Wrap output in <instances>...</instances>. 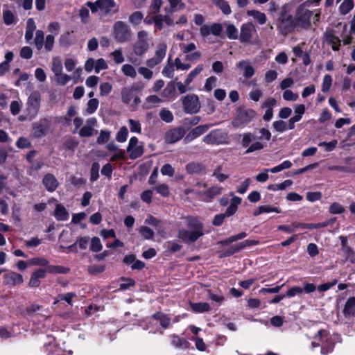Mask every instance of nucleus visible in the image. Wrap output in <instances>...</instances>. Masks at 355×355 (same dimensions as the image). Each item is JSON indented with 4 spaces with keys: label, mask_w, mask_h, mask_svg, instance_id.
<instances>
[{
    "label": "nucleus",
    "mask_w": 355,
    "mask_h": 355,
    "mask_svg": "<svg viewBox=\"0 0 355 355\" xmlns=\"http://www.w3.org/2000/svg\"><path fill=\"white\" fill-rule=\"evenodd\" d=\"M292 166V163L289 160H285L282 164L270 169L271 173H275L283 171L284 169L290 168Z\"/></svg>",
    "instance_id": "46"
},
{
    "label": "nucleus",
    "mask_w": 355,
    "mask_h": 355,
    "mask_svg": "<svg viewBox=\"0 0 355 355\" xmlns=\"http://www.w3.org/2000/svg\"><path fill=\"white\" fill-rule=\"evenodd\" d=\"M256 31L255 26L252 23L243 24L241 26L239 40L242 43L250 42L252 38L253 33Z\"/></svg>",
    "instance_id": "14"
},
{
    "label": "nucleus",
    "mask_w": 355,
    "mask_h": 355,
    "mask_svg": "<svg viewBox=\"0 0 355 355\" xmlns=\"http://www.w3.org/2000/svg\"><path fill=\"white\" fill-rule=\"evenodd\" d=\"M167 46L164 42L159 43L156 46L154 57L146 60V64L149 68H153L159 64L165 58Z\"/></svg>",
    "instance_id": "9"
},
{
    "label": "nucleus",
    "mask_w": 355,
    "mask_h": 355,
    "mask_svg": "<svg viewBox=\"0 0 355 355\" xmlns=\"http://www.w3.org/2000/svg\"><path fill=\"white\" fill-rule=\"evenodd\" d=\"M94 128L91 125H85L79 131V135L82 137H88L93 135Z\"/></svg>",
    "instance_id": "58"
},
{
    "label": "nucleus",
    "mask_w": 355,
    "mask_h": 355,
    "mask_svg": "<svg viewBox=\"0 0 355 355\" xmlns=\"http://www.w3.org/2000/svg\"><path fill=\"white\" fill-rule=\"evenodd\" d=\"M89 237L83 236L78 238L73 243V245H78L80 250H85L88 246Z\"/></svg>",
    "instance_id": "62"
},
{
    "label": "nucleus",
    "mask_w": 355,
    "mask_h": 355,
    "mask_svg": "<svg viewBox=\"0 0 355 355\" xmlns=\"http://www.w3.org/2000/svg\"><path fill=\"white\" fill-rule=\"evenodd\" d=\"M227 139V134L222 130L216 129L211 130L205 136L202 141L209 145H219L223 144Z\"/></svg>",
    "instance_id": "10"
},
{
    "label": "nucleus",
    "mask_w": 355,
    "mask_h": 355,
    "mask_svg": "<svg viewBox=\"0 0 355 355\" xmlns=\"http://www.w3.org/2000/svg\"><path fill=\"white\" fill-rule=\"evenodd\" d=\"M103 248L102 244L101 243L100 239L98 237H93L91 239V246L90 250L92 252H100Z\"/></svg>",
    "instance_id": "49"
},
{
    "label": "nucleus",
    "mask_w": 355,
    "mask_h": 355,
    "mask_svg": "<svg viewBox=\"0 0 355 355\" xmlns=\"http://www.w3.org/2000/svg\"><path fill=\"white\" fill-rule=\"evenodd\" d=\"M205 166L199 162H190L185 166V169L189 174H200L205 171Z\"/></svg>",
    "instance_id": "22"
},
{
    "label": "nucleus",
    "mask_w": 355,
    "mask_h": 355,
    "mask_svg": "<svg viewBox=\"0 0 355 355\" xmlns=\"http://www.w3.org/2000/svg\"><path fill=\"white\" fill-rule=\"evenodd\" d=\"M113 35L115 40L119 43H125L131 38V30L129 26L122 21H117L114 24Z\"/></svg>",
    "instance_id": "3"
},
{
    "label": "nucleus",
    "mask_w": 355,
    "mask_h": 355,
    "mask_svg": "<svg viewBox=\"0 0 355 355\" xmlns=\"http://www.w3.org/2000/svg\"><path fill=\"white\" fill-rule=\"evenodd\" d=\"M214 4L220 9L224 15H230L232 12L229 3L224 0H216Z\"/></svg>",
    "instance_id": "34"
},
{
    "label": "nucleus",
    "mask_w": 355,
    "mask_h": 355,
    "mask_svg": "<svg viewBox=\"0 0 355 355\" xmlns=\"http://www.w3.org/2000/svg\"><path fill=\"white\" fill-rule=\"evenodd\" d=\"M312 15L311 11L306 8L304 6H300L296 12L295 17L294 18L297 26H302L307 28L310 26V18Z\"/></svg>",
    "instance_id": "11"
},
{
    "label": "nucleus",
    "mask_w": 355,
    "mask_h": 355,
    "mask_svg": "<svg viewBox=\"0 0 355 355\" xmlns=\"http://www.w3.org/2000/svg\"><path fill=\"white\" fill-rule=\"evenodd\" d=\"M247 236L246 233L245 232H241L238 234L232 236L223 241H220V244L222 245H228L229 244L235 242L236 241L241 240L244 239Z\"/></svg>",
    "instance_id": "36"
},
{
    "label": "nucleus",
    "mask_w": 355,
    "mask_h": 355,
    "mask_svg": "<svg viewBox=\"0 0 355 355\" xmlns=\"http://www.w3.org/2000/svg\"><path fill=\"white\" fill-rule=\"evenodd\" d=\"M144 15L140 11H135L129 16V22L134 24L138 25L141 23Z\"/></svg>",
    "instance_id": "41"
},
{
    "label": "nucleus",
    "mask_w": 355,
    "mask_h": 355,
    "mask_svg": "<svg viewBox=\"0 0 355 355\" xmlns=\"http://www.w3.org/2000/svg\"><path fill=\"white\" fill-rule=\"evenodd\" d=\"M306 110L305 105L304 104H297L294 106L295 115L293 116L295 118L297 121H300Z\"/></svg>",
    "instance_id": "40"
},
{
    "label": "nucleus",
    "mask_w": 355,
    "mask_h": 355,
    "mask_svg": "<svg viewBox=\"0 0 355 355\" xmlns=\"http://www.w3.org/2000/svg\"><path fill=\"white\" fill-rule=\"evenodd\" d=\"M255 139V137L251 132L244 133L243 135L241 144L243 148L249 147L250 144Z\"/></svg>",
    "instance_id": "52"
},
{
    "label": "nucleus",
    "mask_w": 355,
    "mask_h": 355,
    "mask_svg": "<svg viewBox=\"0 0 355 355\" xmlns=\"http://www.w3.org/2000/svg\"><path fill=\"white\" fill-rule=\"evenodd\" d=\"M133 95V91L132 89L128 87H124L121 90V99L124 103L128 104L132 98Z\"/></svg>",
    "instance_id": "37"
},
{
    "label": "nucleus",
    "mask_w": 355,
    "mask_h": 355,
    "mask_svg": "<svg viewBox=\"0 0 355 355\" xmlns=\"http://www.w3.org/2000/svg\"><path fill=\"white\" fill-rule=\"evenodd\" d=\"M48 273L51 274H67L69 271V268L62 266H47Z\"/></svg>",
    "instance_id": "31"
},
{
    "label": "nucleus",
    "mask_w": 355,
    "mask_h": 355,
    "mask_svg": "<svg viewBox=\"0 0 355 355\" xmlns=\"http://www.w3.org/2000/svg\"><path fill=\"white\" fill-rule=\"evenodd\" d=\"M344 211V207L338 202H334L329 207V212L332 214H342Z\"/></svg>",
    "instance_id": "63"
},
{
    "label": "nucleus",
    "mask_w": 355,
    "mask_h": 355,
    "mask_svg": "<svg viewBox=\"0 0 355 355\" xmlns=\"http://www.w3.org/2000/svg\"><path fill=\"white\" fill-rule=\"evenodd\" d=\"M190 306L192 311L198 313L209 312L211 310L209 304L207 302L191 303Z\"/></svg>",
    "instance_id": "25"
},
{
    "label": "nucleus",
    "mask_w": 355,
    "mask_h": 355,
    "mask_svg": "<svg viewBox=\"0 0 355 355\" xmlns=\"http://www.w3.org/2000/svg\"><path fill=\"white\" fill-rule=\"evenodd\" d=\"M211 126V125H198L194 128H193L185 137V141L186 142H190L193 141V139L199 137L204 133H205L209 128Z\"/></svg>",
    "instance_id": "16"
},
{
    "label": "nucleus",
    "mask_w": 355,
    "mask_h": 355,
    "mask_svg": "<svg viewBox=\"0 0 355 355\" xmlns=\"http://www.w3.org/2000/svg\"><path fill=\"white\" fill-rule=\"evenodd\" d=\"M110 137V132L108 130H101L100 135L97 138V143L98 144H103L108 141Z\"/></svg>",
    "instance_id": "61"
},
{
    "label": "nucleus",
    "mask_w": 355,
    "mask_h": 355,
    "mask_svg": "<svg viewBox=\"0 0 355 355\" xmlns=\"http://www.w3.org/2000/svg\"><path fill=\"white\" fill-rule=\"evenodd\" d=\"M203 70L202 64L197 65L187 76L184 83L186 85H189L193 80Z\"/></svg>",
    "instance_id": "29"
},
{
    "label": "nucleus",
    "mask_w": 355,
    "mask_h": 355,
    "mask_svg": "<svg viewBox=\"0 0 355 355\" xmlns=\"http://www.w3.org/2000/svg\"><path fill=\"white\" fill-rule=\"evenodd\" d=\"M332 83V78L330 75H325L323 78L322 85V91L323 92H327L329 91Z\"/></svg>",
    "instance_id": "57"
},
{
    "label": "nucleus",
    "mask_w": 355,
    "mask_h": 355,
    "mask_svg": "<svg viewBox=\"0 0 355 355\" xmlns=\"http://www.w3.org/2000/svg\"><path fill=\"white\" fill-rule=\"evenodd\" d=\"M6 7H7V6L4 5L3 10V20L4 24L7 26L16 24L18 21L17 17L12 11L5 8Z\"/></svg>",
    "instance_id": "21"
},
{
    "label": "nucleus",
    "mask_w": 355,
    "mask_h": 355,
    "mask_svg": "<svg viewBox=\"0 0 355 355\" xmlns=\"http://www.w3.org/2000/svg\"><path fill=\"white\" fill-rule=\"evenodd\" d=\"M127 152L131 159H135L144 154V145L142 143L139 144V140L136 137H132L130 139Z\"/></svg>",
    "instance_id": "12"
},
{
    "label": "nucleus",
    "mask_w": 355,
    "mask_h": 355,
    "mask_svg": "<svg viewBox=\"0 0 355 355\" xmlns=\"http://www.w3.org/2000/svg\"><path fill=\"white\" fill-rule=\"evenodd\" d=\"M171 343L174 347L181 349H186L189 345V342L187 340L180 338L175 334L171 336Z\"/></svg>",
    "instance_id": "27"
},
{
    "label": "nucleus",
    "mask_w": 355,
    "mask_h": 355,
    "mask_svg": "<svg viewBox=\"0 0 355 355\" xmlns=\"http://www.w3.org/2000/svg\"><path fill=\"white\" fill-rule=\"evenodd\" d=\"M283 98L286 101H295L298 99L297 94L293 93L290 89H286L283 93Z\"/></svg>",
    "instance_id": "64"
},
{
    "label": "nucleus",
    "mask_w": 355,
    "mask_h": 355,
    "mask_svg": "<svg viewBox=\"0 0 355 355\" xmlns=\"http://www.w3.org/2000/svg\"><path fill=\"white\" fill-rule=\"evenodd\" d=\"M217 78L215 76H210L206 79L205 89L207 92H211L216 85Z\"/></svg>",
    "instance_id": "60"
},
{
    "label": "nucleus",
    "mask_w": 355,
    "mask_h": 355,
    "mask_svg": "<svg viewBox=\"0 0 355 355\" xmlns=\"http://www.w3.org/2000/svg\"><path fill=\"white\" fill-rule=\"evenodd\" d=\"M129 127L130 129V131L132 132H136L140 134L141 132V123L139 121H135L134 119H129L128 120Z\"/></svg>",
    "instance_id": "53"
},
{
    "label": "nucleus",
    "mask_w": 355,
    "mask_h": 355,
    "mask_svg": "<svg viewBox=\"0 0 355 355\" xmlns=\"http://www.w3.org/2000/svg\"><path fill=\"white\" fill-rule=\"evenodd\" d=\"M338 144V141L334 139L331 141L330 142L322 141L318 144V146L320 147H324L325 150L330 152L334 150Z\"/></svg>",
    "instance_id": "56"
},
{
    "label": "nucleus",
    "mask_w": 355,
    "mask_h": 355,
    "mask_svg": "<svg viewBox=\"0 0 355 355\" xmlns=\"http://www.w3.org/2000/svg\"><path fill=\"white\" fill-rule=\"evenodd\" d=\"M246 248L245 245L244 244V241H242L235 245L231 246L230 248L226 250L223 254L224 257H229L232 255L233 254L239 252L240 250L244 249Z\"/></svg>",
    "instance_id": "33"
},
{
    "label": "nucleus",
    "mask_w": 355,
    "mask_h": 355,
    "mask_svg": "<svg viewBox=\"0 0 355 355\" xmlns=\"http://www.w3.org/2000/svg\"><path fill=\"white\" fill-rule=\"evenodd\" d=\"M98 100L97 98H92L87 103V112L89 114H93L98 108Z\"/></svg>",
    "instance_id": "54"
},
{
    "label": "nucleus",
    "mask_w": 355,
    "mask_h": 355,
    "mask_svg": "<svg viewBox=\"0 0 355 355\" xmlns=\"http://www.w3.org/2000/svg\"><path fill=\"white\" fill-rule=\"evenodd\" d=\"M42 183L48 191L53 192L58 187V181L55 177L50 173L46 174L42 180Z\"/></svg>",
    "instance_id": "19"
},
{
    "label": "nucleus",
    "mask_w": 355,
    "mask_h": 355,
    "mask_svg": "<svg viewBox=\"0 0 355 355\" xmlns=\"http://www.w3.org/2000/svg\"><path fill=\"white\" fill-rule=\"evenodd\" d=\"M140 234L144 239H152L154 236V232L147 226H141L139 230Z\"/></svg>",
    "instance_id": "42"
},
{
    "label": "nucleus",
    "mask_w": 355,
    "mask_h": 355,
    "mask_svg": "<svg viewBox=\"0 0 355 355\" xmlns=\"http://www.w3.org/2000/svg\"><path fill=\"white\" fill-rule=\"evenodd\" d=\"M154 189L163 197H167L169 196V188L166 184H158L155 187Z\"/></svg>",
    "instance_id": "47"
},
{
    "label": "nucleus",
    "mask_w": 355,
    "mask_h": 355,
    "mask_svg": "<svg viewBox=\"0 0 355 355\" xmlns=\"http://www.w3.org/2000/svg\"><path fill=\"white\" fill-rule=\"evenodd\" d=\"M28 265L45 266H49V261L44 257H35L28 261Z\"/></svg>",
    "instance_id": "39"
},
{
    "label": "nucleus",
    "mask_w": 355,
    "mask_h": 355,
    "mask_svg": "<svg viewBox=\"0 0 355 355\" xmlns=\"http://www.w3.org/2000/svg\"><path fill=\"white\" fill-rule=\"evenodd\" d=\"M184 135L185 130L183 128H173L165 133L164 141L166 144H174L180 141Z\"/></svg>",
    "instance_id": "13"
},
{
    "label": "nucleus",
    "mask_w": 355,
    "mask_h": 355,
    "mask_svg": "<svg viewBox=\"0 0 355 355\" xmlns=\"http://www.w3.org/2000/svg\"><path fill=\"white\" fill-rule=\"evenodd\" d=\"M111 55L113 57L114 62L116 64H120L124 62V57L121 48L116 49L111 53Z\"/></svg>",
    "instance_id": "59"
},
{
    "label": "nucleus",
    "mask_w": 355,
    "mask_h": 355,
    "mask_svg": "<svg viewBox=\"0 0 355 355\" xmlns=\"http://www.w3.org/2000/svg\"><path fill=\"white\" fill-rule=\"evenodd\" d=\"M62 63L61 59L58 57H55L52 60L51 69L55 76L62 72Z\"/></svg>",
    "instance_id": "32"
},
{
    "label": "nucleus",
    "mask_w": 355,
    "mask_h": 355,
    "mask_svg": "<svg viewBox=\"0 0 355 355\" xmlns=\"http://www.w3.org/2000/svg\"><path fill=\"white\" fill-rule=\"evenodd\" d=\"M296 26V21L291 15H287L286 12L281 13L277 23V28L281 34L286 35L291 33Z\"/></svg>",
    "instance_id": "5"
},
{
    "label": "nucleus",
    "mask_w": 355,
    "mask_h": 355,
    "mask_svg": "<svg viewBox=\"0 0 355 355\" xmlns=\"http://www.w3.org/2000/svg\"><path fill=\"white\" fill-rule=\"evenodd\" d=\"M148 33L146 31H140L137 34V40L133 44L134 53L137 56L144 55L149 49Z\"/></svg>",
    "instance_id": "4"
},
{
    "label": "nucleus",
    "mask_w": 355,
    "mask_h": 355,
    "mask_svg": "<svg viewBox=\"0 0 355 355\" xmlns=\"http://www.w3.org/2000/svg\"><path fill=\"white\" fill-rule=\"evenodd\" d=\"M159 116L161 119L166 123H171L173 121V113L168 110L163 109L159 112Z\"/></svg>",
    "instance_id": "48"
},
{
    "label": "nucleus",
    "mask_w": 355,
    "mask_h": 355,
    "mask_svg": "<svg viewBox=\"0 0 355 355\" xmlns=\"http://www.w3.org/2000/svg\"><path fill=\"white\" fill-rule=\"evenodd\" d=\"M256 113L252 109H240L238 110L236 116L232 121V125L234 128H241L250 123L255 116Z\"/></svg>",
    "instance_id": "8"
},
{
    "label": "nucleus",
    "mask_w": 355,
    "mask_h": 355,
    "mask_svg": "<svg viewBox=\"0 0 355 355\" xmlns=\"http://www.w3.org/2000/svg\"><path fill=\"white\" fill-rule=\"evenodd\" d=\"M85 5L91 9L92 13L98 10L105 15L110 14L116 6L114 0H96L95 2L87 1Z\"/></svg>",
    "instance_id": "6"
},
{
    "label": "nucleus",
    "mask_w": 355,
    "mask_h": 355,
    "mask_svg": "<svg viewBox=\"0 0 355 355\" xmlns=\"http://www.w3.org/2000/svg\"><path fill=\"white\" fill-rule=\"evenodd\" d=\"M44 42V33L43 31L37 30L35 32V37L34 43L37 50H41L43 47Z\"/></svg>",
    "instance_id": "30"
},
{
    "label": "nucleus",
    "mask_w": 355,
    "mask_h": 355,
    "mask_svg": "<svg viewBox=\"0 0 355 355\" xmlns=\"http://www.w3.org/2000/svg\"><path fill=\"white\" fill-rule=\"evenodd\" d=\"M41 103V94L35 90L28 97L26 112L29 119H34L38 114Z\"/></svg>",
    "instance_id": "2"
},
{
    "label": "nucleus",
    "mask_w": 355,
    "mask_h": 355,
    "mask_svg": "<svg viewBox=\"0 0 355 355\" xmlns=\"http://www.w3.org/2000/svg\"><path fill=\"white\" fill-rule=\"evenodd\" d=\"M121 70L124 75L130 78H135L137 76V71L133 66L129 64H125L122 66Z\"/></svg>",
    "instance_id": "38"
},
{
    "label": "nucleus",
    "mask_w": 355,
    "mask_h": 355,
    "mask_svg": "<svg viewBox=\"0 0 355 355\" xmlns=\"http://www.w3.org/2000/svg\"><path fill=\"white\" fill-rule=\"evenodd\" d=\"M187 225L189 230H180L178 237L186 243H194L203 235V225L198 219L189 218Z\"/></svg>",
    "instance_id": "1"
},
{
    "label": "nucleus",
    "mask_w": 355,
    "mask_h": 355,
    "mask_svg": "<svg viewBox=\"0 0 355 355\" xmlns=\"http://www.w3.org/2000/svg\"><path fill=\"white\" fill-rule=\"evenodd\" d=\"M128 135V128L125 126H123L120 128L116 135V139L119 142H124L127 139Z\"/></svg>",
    "instance_id": "50"
},
{
    "label": "nucleus",
    "mask_w": 355,
    "mask_h": 355,
    "mask_svg": "<svg viewBox=\"0 0 355 355\" xmlns=\"http://www.w3.org/2000/svg\"><path fill=\"white\" fill-rule=\"evenodd\" d=\"M236 67L245 79L251 78L255 73V69L248 60H242L236 63Z\"/></svg>",
    "instance_id": "15"
},
{
    "label": "nucleus",
    "mask_w": 355,
    "mask_h": 355,
    "mask_svg": "<svg viewBox=\"0 0 355 355\" xmlns=\"http://www.w3.org/2000/svg\"><path fill=\"white\" fill-rule=\"evenodd\" d=\"M55 43V36L53 35H46L44 45V49L46 51H51L53 50V46Z\"/></svg>",
    "instance_id": "43"
},
{
    "label": "nucleus",
    "mask_w": 355,
    "mask_h": 355,
    "mask_svg": "<svg viewBox=\"0 0 355 355\" xmlns=\"http://www.w3.org/2000/svg\"><path fill=\"white\" fill-rule=\"evenodd\" d=\"M54 216L58 220L64 221L69 218V213L66 208L61 204H58L55 206Z\"/></svg>",
    "instance_id": "23"
},
{
    "label": "nucleus",
    "mask_w": 355,
    "mask_h": 355,
    "mask_svg": "<svg viewBox=\"0 0 355 355\" xmlns=\"http://www.w3.org/2000/svg\"><path fill=\"white\" fill-rule=\"evenodd\" d=\"M182 101L184 111L187 114H196L200 110V103L196 94H187L182 98Z\"/></svg>",
    "instance_id": "7"
},
{
    "label": "nucleus",
    "mask_w": 355,
    "mask_h": 355,
    "mask_svg": "<svg viewBox=\"0 0 355 355\" xmlns=\"http://www.w3.org/2000/svg\"><path fill=\"white\" fill-rule=\"evenodd\" d=\"M169 10L166 8L168 12L173 13L178 10H182L185 7V4L182 2V0H168Z\"/></svg>",
    "instance_id": "28"
},
{
    "label": "nucleus",
    "mask_w": 355,
    "mask_h": 355,
    "mask_svg": "<svg viewBox=\"0 0 355 355\" xmlns=\"http://www.w3.org/2000/svg\"><path fill=\"white\" fill-rule=\"evenodd\" d=\"M324 38L326 43L330 45L334 51L339 49L340 40L334 34L332 30L326 31L324 33Z\"/></svg>",
    "instance_id": "17"
},
{
    "label": "nucleus",
    "mask_w": 355,
    "mask_h": 355,
    "mask_svg": "<svg viewBox=\"0 0 355 355\" xmlns=\"http://www.w3.org/2000/svg\"><path fill=\"white\" fill-rule=\"evenodd\" d=\"M23 282L21 275L15 272H10L5 274L3 277V283L6 285H18Z\"/></svg>",
    "instance_id": "18"
},
{
    "label": "nucleus",
    "mask_w": 355,
    "mask_h": 355,
    "mask_svg": "<svg viewBox=\"0 0 355 355\" xmlns=\"http://www.w3.org/2000/svg\"><path fill=\"white\" fill-rule=\"evenodd\" d=\"M226 34L229 39L236 40L238 38V30L233 24H230L226 28Z\"/></svg>",
    "instance_id": "44"
},
{
    "label": "nucleus",
    "mask_w": 355,
    "mask_h": 355,
    "mask_svg": "<svg viewBox=\"0 0 355 355\" xmlns=\"http://www.w3.org/2000/svg\"><path fill=\"white\" fill-rule=\"evenodd\" d=\"M55 78L58 84L61 85H65L71 79L70 76L66 73H62V72L56 75Z\"/></svg>",
    "instance_id": "55"
},
{
    "label": "nucleus",
    "mask_w": 355,
    "mask_h": 355,
    "mask_svg": "<svg viewBox=\"0 0 355 355\" xmlns=\"http://www.w3.org/2000/svg\"><path fill=\"white\" fill-rule=\"evenodd\" d=\"M175 95V87L173 83H169L162 92V96L165 98H173Z\"/></svg>",
    "instance_id": "45"
},
{
    "label": "nucleus",
    "mask_w": 355,
    "mask_h": 355,
    "mask_svg": "<svg viewBox=\"0 0 355 355\" xmlns=\"http://www.w3.org/2000/svg\"><path fill=\"white\" fill-rule=\"evenodd\" d=\"M273 128L279 132H283L287 130V123L283 120L275 121L272 123Z\"/></svg>",
    "instance_id": "51"
},
{
    "label": "nucleus",
    "mask_w": 355,
    "mask_h": 355,
    "mask_svg": "<svg viewBox=\"0 0 355 355\" xmlns=\"http://www.w3.org/2000/svg\"><path fill=\"white\" fill-rule=\"evenodd\" d=\"M354 6L353 0H345L340 6V12L343 15L347 14Z\"/></svg>",
    "instance_id": "35"
},
{
    "label": "nucleus",
    "mask_w": 355,
    "mask_h": 355,
    "mask_svg": "<svg viewBox=\"0 0 355 355\" xmlns=\"http://www.w3.org/2000/svg\"><path fill=\"white\" fill-rule=\"evenodd\" d=\"M343 313L347 318H351L355 315V297L348 298L345 304Z\"/></svg>",
    "instance_id": "20"
},
{
    "label": "nucleus",
    "mask_w": 355,
    "mask_h": 355,
    "mask_svg": "<svg viewBox=\"0 0 355 355\" xmlns=\"http://www.w3.org/2000/svg\"><path fill=\"white\" fill-rule=\"evenodd\" d=\"M223 187L220 186H213L203 193L207 201H211L216 196L220 195L222 192Z\"/></svg>",
    "instance_id": "24"
},
{
    "label": "nucleus",
    "mask_w": 355,
    "mask_h": 355,
    "mask_svg": "<svg viewBox=\"0 0 355 355\" xmlns=\"http://www.w3.org/2000/svg\"><path fill=\"white\" fill-rule=\"evenodd\" d=\"M247 15L252 17L259 24L263 25L266 22V16L263 12L257 10H248Z\"/></svg>",
    "instance_id": "26"
}]
</instances>
